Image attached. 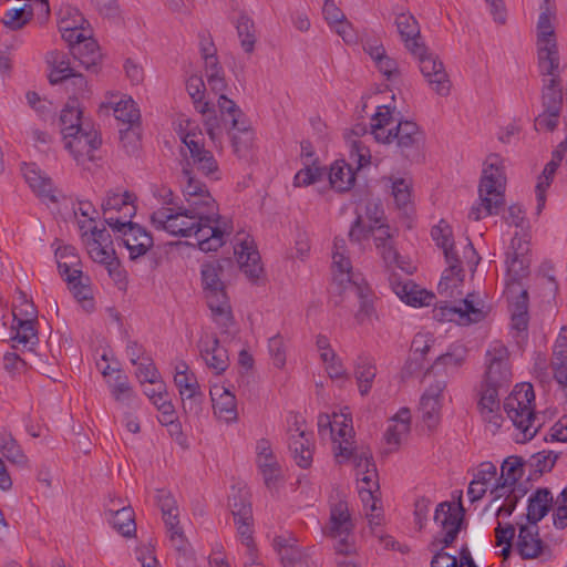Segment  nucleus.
Listing matches in <instances>:
<instances>
[{"mask_svg":"<svg viewBox=\"0 0 567 567\" xmlns=\"http://www.w3.org/2000/svg\"><path fill=\"white\" fill-rule=\"evenodd\" d=\"M197 190L203 192L194 182L186 187L185 202L190 206L188 212L197 215L192 236L196 238L202 251H216L226 243L233 227L218 214V206L212 194H200Z\"/></svg>","mask_w":567,"mask_h":567,"instance_id":"1","label":"nucleus"},{"mask_svg":"<svg viewBox=\"0 0 567 567\" xmlns=\"http://www.w3.org/2000/svg\"><path fill=\"white\" fill-rule=\"evenodd\" d=\"M346 240L336 237L332 251L333 279L340 286V292L346 299L358 300L359 310L355 317L359 321H363L373 313V296L367 281L352 272V265L346 255Z\"/></svg>","mask_w":567,"mask_h":567,"instance_id":"2","label":"nucleus"},{"mask_svg":"<svg viewBox=\"0 0 567 567\" xmlns=\"http://www.w3.org/2000/svg\"><path fill=\"white\" fill-rule=\"evenodd\" d=\"M505 174L503 159L497 154L487 156L480 182V205L473 206L468 217L480 220L483 216L497 215L505 205Z\"/></svg>","mask_w":567,"mask_h":567,"instance_id":"3","label":"nucleus"},{"mask_svg":"<svg viewBox=\"0 0 567 567\" xmlns=\"http://www.w3.org/2000/svg\"><path fill=\"white\" fill-rule=\"evenodd\" d=\"M504 411L522 437L517 442L532 440L542 424L535 413V392L530 383L516 384L504 401Z\"/></svg>","mask_w":567,"mask_h":567,"instance_id":"4","label":"nucleus"},{"mask_svg":"<svg viewBox=\"0 0 567 567\" xmlns=\"http://www.w3.org/2000/svg\"><path fill=\"white\" fill-rule=\"evenodd\" d=\"M224 264L229 261H210L202 265V285L207 300V305L212 311L214 321L224 330L234 323L231 306L225 290V284L221 280Z\"/></svg>","mask_w":567,"mask_h":567,"instance_id":"5","label":"nucleus"},{"mask_svg":"<svg viewBox=\"0 0 567 567\" xmlns=\"http://www.w3.org/2000/svg\"><path fill=\"white\" fill-rule=\"evenodd\" d=\"M183 143L189 151V156L185 158V163L182 169L183 178V194L186 198V187L194 182L198 184L205 192H209L207 186L196 178L195 172L207 177L210 181H219L221 178V172L219 169L218 162L209 150H206L204 143L198 134L188 132L183 137ZM199 193V190H197ZM202 194V192H200Z\"/></svg>","mask_w":567,"mask_h":567,"instance_id":"6","label":"nucleus"},{"mask_svg":"<svg viewBox=\"0 0 567 567\" xmlns=\"http://www.w3.org/2000/svg\"><path fill=\"white\" fill-rule=\"evenodd\" d=\"M540 14L537 21V60L538 70L549 73L559 64V52L553 25L555 13L551 11L550 0H544L540 6Z\"/></svg>","mask_w":567,"mask_h":567,"instance_id":"7","label":"nucleus"},{"mask_svg":"<svg viewBox=\"0 0 567 567\" xmlns=\"http://www.w3.org/2000/svg\"><path fill=\"white\" fill-rule=\"evenodd\" d=\"M512 378L509 351L503 342L495 340L485 353V372L481 384L506 391Z\"/></svg>","mask_w":567,"mask_h":567,"instance_id":"8","label":"nucleus"},{"mask_svg":"<svg viewBox=\"0 0 567 567\" xmlns=\"http://www.w3.org/2000/svg\"><path fill=\"white\" fill-rule=\"evenodd\" d=\"M353 527L348 503L338 501L332 504L329 522L324 526L323 533L326 536L337 540L334 548L338 555H349L354 551L353 543L350 542Z\"/></svg>","mask_w":567,"mask_h":567,"instance_id":"9","label":"nucleus"},{"mask_svg":"<svg viewBox=\"0 0 567 567\" xmlns=\"http://www.w3.org/2000/svg\"><path fill=\"white\" fill-rule=\"evenodd\" d=\"M189 209L188 203L186 206L162 207L151 215V223L157 230H165L174 236L192 237L197 215L188 212Z\"/></svg>","mask_w":567,"mask_h":567,"instance_id":"10","label":"nucleus"},{"mask_svg":"<svg viewBox=\"0 0 567 567\" xmlns=\"http://www.w3.org/2000/svg\"><path fill=\"white\" fill-rule=\"evenodd\" d=\"M174 382L182 398L184 412L198 416L203 410L205 395L195 373L189 370L186 362L182 361L176 365Z\"/></svg>","mask_w":567,"mask_h":567,"instance_id":"11","label":"nucleus"},{"mask_svg":"<svg viewBox=\"0 0 567 567\" xmlns=\"http://www.w3.org/2000/svg\"><path fill=\"white\" fill-rule=\"evenodd\" d=\"M506 266L509 278L506 284V290L513 293L516 292L515 288L522 284V279L528 276L530 266L529 243L519 237L518 234H515L512 238L506 251Z\"/></svg>","mask_w":567,"mask_h":567,"instance_id":"12","label":"nucleus"},{"mask_svg":"<svg viewBox=\"0 0 567 567\" xmlns=\"http://www.w3.org/2000/svg\"><path fill=\"white\" fill-rule=\"evenodd\" d=\"M420 51H410L419 61L420 71L427 83L441 96H446L451 91V81L442 61L425 44L420 45Z\"/></svg>","mask_w":567,"mask_h":567,"instance_id":"13","label":"nucleus"},{"mask_svg":"<svg viewBox=\"0 0 567 567\" xmlns=\"http://www.w3.org/2000/svg\"><path fill=\"white\" fill-rule=\"evenodd\" d=\"M58 258V269L63 279L68 282L69 289L78 300H87L90 288L82 281V270L74 268L78 256L72 246L59 247L55 250Z\"/></svg>","mask_w":567,"mask_h":567,"instance_id":"14","label":"nucleus"},{"mask_svg":"<svg viewBox=\"0 0 567 567\" xmlns=\"http://www.w3.org/2000/svg\"><path fill=\"white\" fill-rule=\"evenodd\" d=\"M155 497L173 546L177 551L186 555L187 542L179 527V513L174 496L169 491L162 488L156 491Z\"/></svg>","mask_w":567,"mask_h":567,"instance_id":"15","label":"nucleus"},{"mask_svg":"<svg viewBox=\"0 0 567 567\" xmlns=\"http://www.w3.org/2000/svg\"><path fill=\"white\" fill-rule=\"evenodd\" d=\"M464 508L460 504L454 508L450 502L440 503L434 513V522L441 528L443 537L436 540L443 545V548L451 546L457 538L464 519Z\"/></svg>","mask_w":567,"mask_h":567,"instance_id":"16","label":"nucleus"},{"mask_svg":"<svg viewBox=\"0 0 567 567\" xmlns=\"http://www.w3.org/2000/svg\"><path fill=\"white\" fill-rule=\"evenodd\" d=\"M464 508L460 504L454 508L450 502L440 503L434 513V522L441 528L443 537L436 540L443 545V548L451 546L457 538L464 519Z\"/></svg>","mask_w":567,"mask_h":567,"instance_id":"17","label":"nucleus"},{"mask_svg":"<svg viewBox=\"0 0 567 567\" xmlns=\"http://www.w3.org/2000/svg\"><path fill=\"white\" fill-rule=\"evenodd\" d=\"M502 390L481 384L478 390L477 410L486 429L495 434L503 424L499 393Z\"/></svg>","mask_w":567,"mask_h":567,"instance_id":"18","label":"nucleus"},{"mask_svg":"<svg viewBox=\"0 0 567 567\" xmlns=\"http://www.w3.org/2000/svg\"><path fill=\"white\" fill-rule=\"evenodd\" d=\"M65 148L72 154L78 163L85 159H94V152L101 145V138L90 124L80 127L78 133L70 136H63Z\"/></svg>","mask_w":567,"mask_h":567,"instance_id":"19","label":"nucleus"},{"mask_svg":"<svg viewBox=\"0 0 567 567\" xmlns=\"http://www.w3.org/2000/svg\"><path fill=\"white\" fill-rule=\"evenodd\" d=\"M256 464L262 476L266 487L272 492L277 491L282 481L281 466L272 453L270 442L261 439L256 445Z\"/></svg>","mask_w":567,"mask_h":567,"instance_id":"20","label":"nucleus"},{"mask_svg":"<svg viewBox=\"0 0 567 567\" xmlns=\"http://www.w3.org/2000/svg\"><path fill=\"white\" fill-rule=\"evenodd\" d=\"M370 231L375 249L384 265L388 268L398 267L405 270L399 260L400 255L394 244V238L398 236V229L392 228L388 224H380L379 226H370Z\"/></svg>","mask_w":567,"mask_h":567,"instance_id":"21","label":"nucleus"},{"mask_svg":"<svg viewBox=\"0 0 567 567\" xmlns=\"http://www.w3.org/2000/svg\"><path fill=\"white\" fill-rule=\"evenodd\" d=\"M406 158H414L424 143V133L412 121H400L393 128L392 142Z\"/></svg>","mask_w":567,"mask_h":567,"instance_id":"22","label":"nucleus"},{"mask_svg":"<svg viewBox=\"0 0 567 567\" xmlns=\"http://www.w3.org/2000/svg\"><path fill=\"white\" fill-rule=\"evenodd\" d=\"M197 347L207 368L215 374L219 375L228 369V351L221 347L219 339L215 334H203L198 340Z\"/></svg>","mask_w":567,"mask_h":567,"instance_id":"23","label":"nucleus"},{"mask_svg":"<svg viewBox=\"0 0 567 567\" xmlns=\"http://www.w3.org/2000/svg\"><path fill=\"white\" fill-rule=\"evenodd\" d=\"M390 284L394 293L406 305L413 307L430 306L435 299L433 292L421 289L411 280L402 281L395 275L390 278Z\"/></svg>","mask_w":567,"mask_h":567,"instance_id":"24","label":"nucleus"},{"mask_svg":"<svg viewBox=\"0 0 567 567\" xmlns=\"http://www.w3.org/2000/svg\"><path fill=\"white\" fill-rule=\"evenodd\" d=\"M441 312L443 316L457 315L460 324L477 323L486 317L484 305L475 293H467L460 307H441Z\"/></svg>","mask_w":567,"mask_h":567,"instance_id":"25","label":"nucleus"},{"mask_svg":"<svg viewBox=\"0 0 567 567\" xmlns=\"http://www.w3.org/2000/svg\"><path fill=\"white\" fill-rule=\"evenodd\" d=\"M23 176L30 188L39 196L42 200L56 203V189L53 185L52 179L41 172L35 164H24Z\"/></svg>","mask_w":567,"mask_h":567,"instance_id":"26","label":"nucleus"},{"mask_svg":"<svg viewBox=\"0 0 567 567\" xmlns=\"http://www.w3.org/2000/svg\"><path fill=\"white\" fill-rule=\"evenodd\" d=\"M446 389L445 380H437L430 384L421 398L420 410L422 417L429 426L435 424L442 406L443 392Z\"/></svg>","mask_w":567,"mask_h":567,"instance_id":"27","label":"nucleus"},{"mask_svg":"<svg viewBox=\"0 0 567 567\" xmlns=\"http://www.w3.org/2000/svg\"><path fill=\"white\" fill-rule=\"evenodd\" d=\"M524 461L519 456L507 457L501 466V476L496 481L492 494L495 499L503 497L507 491L514 489V485L523 475Z\"/></svg>","mask_w":567,"mask_h":567,"instance_id":"28","label":"nucleus"},{"mask_svg":"<svg viewBox=\"0 0 567 567\" xmlns=\"http://www.w3.org/2000/svg\"><path fill=\"white\" fill-rule=\"evenodd\" d=\"M546 545L539 536L538 525H520L518 539H517V551L523 559H534L543 554Z\"/></svg>","mask_w":567,"mask_h":567,"instance_id":"29","label":"nucleus"},{"mask_svg":"<svg viewBox=\"0 0 567 567\" xmlns=\"http://www.w3.org/2000/svg\"><path fill=\"white\" fill-rule=\"evenodd\" d=\"M560 63L557 69L549 73L539 72L543 79V106L546 110L561 112L563 109V89L560 80Z\"/></svg>","mask_w":567,"mask_h":567,"instance_id":"30","label":"nucleus"},{"mask_svg":"<svg viewBox=\"0 0 567 567\" xmlns=\"http://www.w3.org/2000/svg\"><path fill=\"white\" fill-rule=\"evenodd\" d=\"M210 399L215 415L226 422L237 419V404L235 395L226 388L214 385L210 391Z\"/></svg>","mask_w":567,"mask_h":567,"instance_id":"31","label":"nucleus"},{"mask_svg":"<svg viewBox=\"0 0 567 567\" xmlns=\"http://www.w3.org/2000/svg\"><path fill=\"white\" fill-rule=\"evenodd\" d=\"M467 358V349L461 343H453L447 351L436 358L431 367L435 373L442 371L446 375L455 374L465 363Z\"/></svg>","mask_w":567,"mask_h":567,"instance_id":"32","label":"nucleus"},{"mask_svg":"<svg viewBox=\"0 0 567 567\" xmlns=\"http://www.w3.org/2000/svg\"><path fill=\"white\" fill-rule=\"evenodd\" d=\"M449 268H446L437 285L440 295L446 298H456L462 295L458 287L463 284L464 271L460 257H455V261L446 260Z\"/></svg>","mask_w":567,"mask_h":567,"instance_id":"33","label":"nucleus"},{"mask_svg":"<svg viewBox=\"0 0 567 567\" xmlns=\"http://www.w3.org/2000/svg\"><path fill=\"white\" fill-rule=\"evenodd\" d=\"M34 323L30 320H20L17 315L12 320L11 326V341L13 349H27L32 351L34 346L39 342L38 332Z\"/></svg>","mask_w":567,"mask_h":567,"instance_id":"34","label":"nucleus"},{"mask_svg":"<svg viewBox=\"0 0 567 567\" xmlns=\"http://www.w3.org/2000/svg\"><path fill=\"white\" fill-rule=\"evenodd\" d=\"M395 25L405 48L409 51L419 52L422 42L420 27L416 19L409 12L399 13L395 18Z\"/></svg>","mask_w":567,"mask_h":567,"instance_id":"35","label":"nucleus"},{"mask_svg":"<svg viewBox=\"0 0 567 567\" xmlns=\"http://www.w3.org/2000/svg\"><path fill=\"white\" fill-rule=\"evenodd\" d=\"M123 243L128 249L132 259L145 255L154 244L152 235L138 224L128 226V230L124 233Z\"/></svg>","mask_w":567,"mask_h":567,"instance_id":"36","label":"nucleus"},{"mask_svg":"<svg viewBox=\"0 0 567 567\" xmlns=\"http://www.w3.org/2000/svg\"><path fill=\"white\" fill-rule=\"evenodd\" d=\"M33 7L45 13L50 12L48 0H32V4H24L22 8L8 10L2 18V23L11 30L21 29L31 20Z\"/></svg>","mask_w":567,"mask_h":567,"instance_id":"37","label":"nucleus"},{"mask_svg":"<svg viewBox=\"0 0 567 567\" xmlns=\"http://www.w3.org/2000/svg\"><path fill=\"white\" fill-rule=\"evenodd\" d=\"M553 495L548 488H537L527 502L526 519L530 525H537L550 511Z\"/></svg>","mask_w":567,"mask_h":567,"instance_id":"38","label":"nucleus"},{"mask_svg":"<svg viewBox=\"0 0 567 567\" xmlns=\"http://www.w3.org/2000/svg\"><path fill=\"white\" fill-rule=\"evenodd\" d=\"M235 252L238 256L237 261L241 271L250 281H257L264 272L259 252L249 246L247 241L241 243L240 250H235Z\"/></svg>","mask_w":567,"mask_h":567,"instance_id":"39","label":"nucleus"},{"mask_svg":"<svg viewBox=\"0 0 567 567\" xmlns=\"http://www.w3.org/2000/svg\"><path fill=\"white\" fill-rule=\"evenodd\" d=\"M375 377V360L368 354L358 355L354 362V378L361 395H367L371 391Z\"/></svg>","mask_w":567,"mask_h":567,"instance_id":"40","label":"nucleus"},{"mask_svg":"<svg viewBox=\"0 0 567 567\" xmlns=\"http://www.w3.org/2000/svg\"><path fill=\"white\" fill-rule=\"evenodd\" d=\"M47 63L50 68L49 81L55 85L69 81L74 70L71 68L69 55L58 50L50 51L47 54Z\"/></svg>","mask_w":567,"mask_h":567,"instance_id":"41","label":"nucleus"},{"mask_svg":"<svg viewBox=\"0 0 567 567\" xmlns=\"http://www.w3.org/2000/svg\"><path fill=\"white\" fill-rule=\"evenodd\" d=\"M289 450L300 467L307 468L311 465L312 449L309 433L298 429L297 434H292L289 439Z\"/></svg>","mask_w":567,"mask_h":567,"instance_id":"42","label":"nucleus"},{"mask_svg":"<svg viewBox=\"0 0 567 567\" xmlns=\"http://www.w3.org/2000/svg\"><path fill=\"white\" fill-rule=\"evenodd\" d=\"M60 123L63 136L73 135L80 127L87 125L82 120V110L76 97H71L61 111Z\"/></svg>","mask_w":567,"mask_h":567,"instance_id":"43","label":"nucleus"},{"mask_svg":"<svg viewBox=\"0 0 567 567\" xmlns=\"http://www.w3.org/2000/svg\"><path fill=\"white\" fill-rule=\"evenodd\" d=\"M72 55L80 61L85 70L97 73L102 55L95 40L89 38L82 44L74 45Z\"/></svg>","mask_w":567,"mask_h":567,"instance_id":"44","label":"nucleus"},{"mask_svg":"<svg viewBox=\"0 0 567 567\" xmlns=\"http://www.w3.org/2000/svg\"><path fill=\"white\" fill-rule=\"evenodd\" d=\"M104 107L112 109L114 116L117 121L127 125L140 124L141 113L136 103L131 96L123 95L118 101H110L103 105Z\"/></svg>","mask_w":567,"mask_h":567,"instance_id":"45","label":"nucleus"},{"mask_svg":"<svg viewBox=\"0 0 567 567\" xmlns=\"http://www.w3.org/2000/svg\"><path fill=\"white\" fill-rule=\"evenodd\" d=\"M329 183L337 192H348L354 185L355 174L344 161H336L328 174Z\"/></svg>","mask_w":567,"mask_h":567,"instance_id":"46","label":"nucleus"},{"mask_svg":"<svg viewBox=\"0 0 567 567\" xmlns=\"http://www.w3.org/2000/svg\"><path fill=\"white\" fill-rule=\"evenodd\" d=\"M322 12L328 23L334 27L337 33L341 35L346 42L349 43L353 41L352 28L350 23L344 20V14L336 6L334 1L326 0Z\"/></svg>","mask_w":567,"mask_h":567,"instance_id":"47","label":"nucleus"},{"mask_svg":"<svg viewBox=\"0 0 567 567\" xmlns=\"http://www.w3.org/2000/svg\"><path fill=\"white\" fill-rule=\"evenodd\" d=\"M431 237L436 246L443 250L445 260L455 261L458 254L454 249L453 231L449 223L441 219L437 225L432 227Z\"/></svg>","mask_w":567,"mask_h":567,"instance_id":"48","label":"nucleus"},{"mask_svg":"<svg viewBox=\"0 0 567 567\" xmlns=\"http://www.w3.org/2000/svg\"><path fill=\"white\" fill-rule=\"evenodd\" d=\"M218 107L224 121L229 117L231 132L248 133L249 127L244 118V114L233 100L228 99L225 94H220L218 97Z\"/></svg>","mask_w":567,"mask_h":567,"instance_id":"49","label":"nucleus"},{"mask_svg":"<svg viewBox=\"0 0 567 567\" xmlns=\"http://www.w3.org/2000/svg\"><path fill=\"white\" fill-rule=\"evenodd\" d=\"M392 122V113L389 106H379L377 113L371 118V130L378 142L391 143L393 128L385 127Z\"/></svg>","mask_w":567,"mask_h":567,"instance_id":"50","label":"nucleus"},{"mask_svg":"<svg viewBox=\"0 0 567 567\" xmlns=\"http://www.w3.org/2000/svg\"><path fill=\"white\" fill-rule=\"evenodd\" d=\"M132 195L127 192L123 194L110 193L102 203L103 214H112L113 212H123L124 218L132 217L134 214V206L132 205Z\"/></svg>","mask_w":567,"mask_h":567,"instance_id":"51","label":"nucleus"},{"mask_svg":"<svg viewBox=\"0 0 567 567\" xmlns=\"http://www.w3.org/2000/svg\"><path fill=\"white\" fill-rule=\"evenodd\" d=\"M86 250L93 261L102 264L106 267L109 275L114 276L116 269L115 265V250L112 246L104 247V245L96 244V240H86Z\"/></svg>","mask_w":567,"mask_h":567,"instance_id":"52","label":"nucleus"},{"mask_svg":"<svg viewBox=\"0 0 567 567\" xmlns=\"http://www.w3.org/2000/svg\"><path fill=\"white\" fill-rule=\"evenodd\" d=\"M187 92L192 97L196 110L202 114L210 113L213 110L209 102L204 101L205 83L200 76L193 75L186 83Z\"/></svg>","mask_w":567,"mask_h":567,"instance_id":"53","label":"nucleus"},{"mask_svg":"<svg viewBox=\"0 0 567 567\" xmlns=\"http://www.w3.org/2000/svg\"><path fill=\"white\" fill-rule=\"evenodd\" d=\"M56 14L59 30L68 31L72 27L75 29L86 22L81 11L71 4H62Z\"/></svg>","mask_w":567,"mask_h":567,"instance_id":"54","label":"nucleus"},{"mask_svg":"<svg viewBox=\"0 0 567 567\" xmlns=\"http://www.w3.org/2000/svg\"><path fill=\"white\" fill-rule=\"evenodd\" d=\"M110 513L112 514L111 523L121 535L130 537L135 532L136 525L130 507L110 511Z\"/></svg>","mask_w":567,"mask_h":567,"instance_id":"55","label":"nucleus"},{"mask_svg":"<svg viewBox=\"0 0 567 567\" xmlns=\"http://www.w3.org/2000/svg\"><path fill=\"white\" fill-rule=\"evenodd\" d=\"M557 458L558 454L553 451H540L533 454L526 464L534 474L542 475L553 470Z\"/></svg>","mask_w":567,"mask_h":567,"instance_id":"56","label":"nucleus"},{"mask_svg":"<svg viewBox=\"0 0 567 567\" xmlns=\"http://www.w3.org/2000/svg\"><path fill=\"white\" fill-rule=\"evenodd\" d=\"M236 28L241 48L246 53H251L256 43L254 21L246 16H241Z\"/></svg>","mask_w":567,"mask_h":567,"instance_id":"57","label":"nucleus"},{"mask_svg":"<svg viewBox=\"0 0 567 567\" xmlns=\"http://www.w3.org/2000/svg\"><path fill=\"white\" fill-rule=\"evenodd\" d=\"M0 450L2 455L13 464L25 465L28 462V457L11 435L0 436Z\"/></svg>","mask_w":567,"mask_h":567,"instance_id":"58","label":"nucleus"},{"mask_svg":"<svg viewBox=\"0 0 567 567\" xmlns=\"http://www.w3.org/2000/svg\"><path fill=\"white\" fill-rule=\"evenodd\" d=\"M229 507L234 516V520H252V508L246 494L238 491L237 494L229 498Z\"/></svg>","mask_w":567,"mask_h":567,"instance_id":"59","label":"nucleus"},{"mask_svg":"<svg viewBox=\"0 0 567 567\" xmlns=\"http://www.w3.org/2000/svg\"><path fill=\"white\" fill-rule=\"evenodd\" d=\"M208 61V65H205L207 84L215 93L224 92L227 84L224 78L223 68L219 65L217 59H210Z\"/></svg>","mask_w":567,"mask_h":567,"instance_id":"60","label":"nucleus"},{"mask_svg":"<svg viewBox=\"0 0 567 567\" xmlns=\"http://www.w3.org/2000/svg\"><path fill=\"white\" fill-rule=\"evenodd\" d=\"M276 546L284 567H295L301 560L302 553L298 546L290 545L280 537L276 539Z\"/></svg>","mask_w":567,"mask_h":567,"instance_id":"61","label":"nucleus"},{"mask_svg":"<svg viewBox=\"0 0 567 567\" xmlns=\"http://www.w3.org/2000/svg\"><path fill=\"white\" fill-rule=\"evenodd\" d=\"M338 455H341L346 458H353L358 471L368 470V467H374L372 454L369 451L358 452L353 446H342V444H340Z\"/></svg>","mask_w":567,"mask_h":567,"instance_id":"62","label":"nucleus"},{"mask_svg":"<svg viewBox=\"0 0 567 567\" xmlns=\"http://www.w3.org/2000/svg\"><path fill=\"white\" fill-rule=\"evenodd\" d=\"M136 375L141 382H147L151 385L163 382L151 357L144 358L137 363Z\"/></svg>","mask_w":567,"mask_h":567,"instance_id":"63","label":"nucleus"},{"mask_svg":"<svg viewBox=\"0 0 567 567\" xmlns=\"http://www.w3.org/2000/svg\"><path fill=\"white\" fill-rule=\"evenodd\" d=\"M113 398L118 402H128L133 396V390L126 375L117 371L113 382H109Z\"/></svg>","mask_w":567,"mask_h":567,"instance_id":"64","label":"nucleus"}]
</instances>
